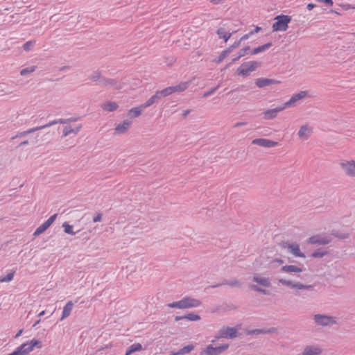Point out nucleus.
<instances>
[{
  "label": "nucleus",
  "instance_id": "obj_60",
  "mask_svg": "<svg viewBox=\"0 0 355 355\" xmlns=\"http://www.w3.org/2000/svg\"><path fill=\"white\" fill-rule=\"evenodd\" d=\"M249 87H250L246 86V85H241L240 87L237 88L236 90H237V91H239V90L247 91V90H248Z\"/></svg>",
  "mask_w": 355,
  "mask_h": 355
},
{
  "label": "nucleus",
  "instance_id": "obj_29",
  "mask_svg": "<svg viewBox=\"0 0 355 355\" xmlns=\"http://www.w3.org/2000/svg\"><path fill=\"white\" fill-rule=\"evenodd\" d=\"M272 46V42H269L263 45L259 46L257 48H254L252 51H250V55H256L259 53L263 52L266 50H268L269 48H270Z\"/></svg>",
  "mask_w": 355,
  "mask_h": 355
},
{
  "label": "nucleus",
  "instance_id": "obj_26",
  "mask_svg": "<svg viewBox=\"0 0 355 355\" xmlns=\"http://www.w3.org/2000/svg\"><path fill=\"white\" fill-rule=\"evenodd\" d=\"M81 128L82 125H78L75 128H72L71 125H66L63 130L62 137H67L71 133L76 135L80 130Z\"/></svg>",
  "mask_w": 355,
  "mask_h": 355
},
{
  "label": "nucleus",
  "instance_id": "obj_43",
  "mask_svg": "<svg viewBox=\"0 0 355 355\" xmlns=\"http://www.w3.org/2000/svg\"><path fill=\"white\" fill-rule=\"evenodd\" d=\"M168 306L170 308H177V309H184V304L183 299L178 302H173L168 304Z\"/></svg>",
  "mask_w": 355,
  "mask_h": 355
},
{
  "label": "nucleus",
  "instance_id": "obj_17",
  "mask_svg": "<svg viewBox=\"0 0 355 355\" xmlns=\"http://www.w3.org/2000/svg\"><path fill=\"white\" fill-rule=\"evenodd\" d=\"M132 124V121L129 120H124L123 123H119L115 128V131L119 134H124L128 131Z\"/></svg>",
  "mask_w": 355,
  "mask_h": 355
},
{
  "label": "nucleus",
  "instance_id": "obj_51",
  "mask_svg": "<svg viewBox=\"0 0 355 355\" xmlns=\"http://www.w3.org/2000/svg\"><path fill=\"white\" fill-rule=\"evenodd\" d=\"M219 87H220V85H218L216 87H215L211 89L210 90L205 92L202 96L204 98H207V97L212 95L216 90H218V89Z\"/></svg>",
  "mask_w": 355,
  "mask_h": 355
},
{
  "label": "nucleus",
  "instance_id": "obj_20",
  "mask_svg": "<svg viewBox=\"0 0 355 355\" xmlns=\"http://www.w3.org/2000/svg\"><path fill=\"white\" fill-rule=\"evenodd\" d=\"M223 285H229L231 287H240L241 283L236 279L227 280L224 279L221 283L211 286V288H217Z\"/></svg>",
  "mask_w": 355,
  "mask_h": 355
},
{
  "label": "nucleus",
  "instance_id": "obj_24",
  "mask_svg": "<svg viewBox=\"0 0 355 355\" xmlns=\"http://www.w3.org/2000/svg\"><path fill=\"white\" fill-rule=\"evenodd\" d=\"M235 32L236 31L232 33H227L224 28L220 27L217 29L216 34L218 35L219 38H223L224 40V42L226 43Z\"/></svg>",
  "mask_w": 355,
  "mask_h": 355
},
{
  "label": "nucleus",
  "instance_id": "obj_54",
  "mask_svg": "<svg viewBox=\"0 0 355 355\" xmlns=\"http://www.w3.org/2000/svg\"><path fill=\"white\" fill-rule=\"evenodd\" d=\"M251 35H252L251 34V33H250V31L248 33H246V34H245L244 35H243V36L239 39V40H240V41H241V42L242 41H244V40H246L249 39V38H250V37Z\"/></svg>",
  "mask_w": 355,
  "mask_h": 355
},
{
  "label": "nucleus",
  "instance_id": "obj_38",
  "mask_svg": "<svg viewBox=\"0 0 355 355\" xmlns=\"http://www.w3.org/2000/svg\"><path fill=\"white\" fill-rule=\"evenodd\" d=\"M193 349L194 345L193 344H190L180 349L178 351V354H179V355H184L186 354L191 352Z\"/></svg>",
  "mask_w": 355,
  "mask_h": 355
},
{
  "label": "nucleus",
  "instance_id": "obj_12",
  "mask_svg": "<svg viewBox=\"0 0 355 355\" xmlns=\"http://www.w3.org/2000/svg\"><path fill=\"white\" fill-rule=\"evenodd\" d=\"M31 352H32V350L28 342H26L17 347L15 351L8 355H28Z\"/></svg>",
  "mask_w": 355,
  "mask_h": 355
},
{
  "label": "nucleus",
  "instance_id": "obj_48",
  "mask_svg": "<svg viewBox=\"0 0 355 355\" xmlns=\"http://www.w3.org/2000/svg\"><path fill=\"white\" fill-rule=\"evenodd\" d=\"M250 46H245L244 48L239 50L238 52L239 58H242L245 56L247 54H250Z\"/></svg>",
  "mask_w": 355,
  "mask_h": 355
},
{
  "label": "nucleus",
  "instance_id": "obj_18",
  "mask_svg": "<svg viewBox=\"0 0 355 355\" xmlns=\"http://www.w3.org/2000/svg\"><path fill=\"white\" fill-rule=\"evenodd\" d=\"M284 106L283 107H278L274 109L268 110L263 112L264 114V119L269 120L272 119L277 116V114L279 112L283 110L284 109Z\"/></svg>",
  "mask_w": 355,
  "mask_h": 355
},
{
  "label": "nucleus",
  "instance_id": "obj_5",
  "mask_svg": "<svg viewBox=\"0 0 355 355\" xmlns=\"http://www.w3.org/2000/svg\"><path fill=\"white\" fill-rule=\"evenodd\" d=\"M229 344H223L218 347H214L212 345H209L203 349L200 354L203 355H220L229 348Z\"/></svg>",
  "mask_w": 355,
  "mask_h": 355
},
{
  "label": "nucleus",
  "instance_id": "obj_34",
  "mask_svg": "<svg viewBox=\"0 0 355 355\" xmlns=\"http://www.w3.org/2000/svg\"><path fill=\"white\" fill-rule=\"evenodd\" d=\"M58 123H60V124L67 123V120H64L63 119H55V120L50 121V122H49V123H47L46 124H44V125H40V126H37V128H39V130H40L44 129V128H47V127H50L51 125H55V124H58Z\"/></svg>",
  "mask_w": 355,
  "mask_h": 355
},
{
  "label": "nucleus",
  "instance_id": "obj_49",
  "mask_svg": "<svg viewBox=\"0 0 355 355\" xmlns=\"http://www.w3.org/2000/svg\"><path fill=\"white\" fill-rule=\"evenodd\" d=\"M35 43V42L32 40L26 42L23 45L24 50L26 51H29L33 47Z\"/></svg>",
  "mask_w": 355,
  "mask_h": 355
},
{
  "label": "nucleus",
  "instance_id": "obj_14",
  "mask_svg": "<svg viewBox=\"0 0 355 355\" xmlns=\"http://www.w3.org/2000/svg\"><path fill=\"white\" fill-rule=\"evenodd\" d=\"M280 81L265 78H259L255 80V84L259 88H263L272 84H279Z\"/></svg>",
  "mask_w": 355,
  "mask_h": 355
},
{
  "label": "nucleus",
  "instance_id": "obj_39",
  "mask_svg": "<svg viewBox=\"0 0 355 355\" xmlns=\"http://www.w3.org/2000/svg\"><path fill=\"white\" fill-rule=\"evenodd\" d=\"M327 251L322 250L321 248L317 249L312 254L311 257L313 258H322L327 254Z\"/></svg>",
  "mask_w": 355,
  "mask_h": 355
},
{
  "label": "nucleus",
  "instance_id": "obj_52",
  "mask_svg": "<svg viewBox=\"0 0 355 355\" xmlns=\"http://www.w3.org/2000/svg\"><path fill=\"white\" fill-rule=\"evenodd\" d=\"M332 234L335 236L336 238H338L340 239H347L349 236L347 233H338V232H333Z\"/></svg>",
  "mask_w": 355,
  "mask_h": 355
},
{
  "label": "nucleus",
  "instance_id": "obj_7",
  "mask_svg": "<svg viewBox=\"0 0 355 355\" xmlns=\"http://www.w3.org/2000/svg\"><path fill=\"white\" fill-rule=\"evenodd\" d=\"M313 320L317 325L325 327L336 324L334 317L323 314H315L313 315Z\"/></svg>",
  "mask_w": 355,
  "mask_h": 355
},
{
  "label": "nucleus",
  "instance_id": "obj_31",
  "mask_svg": "<svg viewBox=\"0 0 355 355\" xmlns=\"http://www.w3.org/2000/svg\"><path fill=\"white\" fill-rule=\"evenodd\" d=\"M253 281L264 287H269L271 284L269 278L261 277L258 275H254L253 277Z\"/></svg>",
  "mask_w": 355,
  "mask_h": 355
},
{
  "label": "nucleus",
  "instance_id": "obj_23",
  "mask_svg": "<svg viewBox=\"0 0 355 355\" xmlns=\"http://www.w3.org/2000/svg\"><path fill=\"white\" fill-rule=\"evenodd\" d=\"M280 271L283 272H301L303 271L302 268L297 267L294 265H286L280 268Z\"/></svg>",
  "mask_w": 355,
  "mask_h": 355
},
{
  "label": "nucleus",
  "instance_id": "obj_21",
  "mask_svg": "<svg viewBox=\"0 0 355 355\" xmlns=\"http://www.w3.org/2000/svg\"><path fill=\"white\" fill-rule=\"evenodd\" d=\"M250 72H252L251 69L245 62L243 63L236 71V73L237 75L242 76L243 77L248 76Z\"/></svg>",
  "mask_w": 355,
  "mask_h": 355
},
{
  "label": "nucleus",
  "instance_id": "obj_40",
  "mask_svg": "<svg viewBox=\"0 0 355 355\" xmlns=\"http://www.w3.org/2000/svg\"><path fill=\"white\" fill-rule=\"evenodd\" d=\"M62 227L64 228V232L70 235H75L76 232L73 231V225H69L67 222H64L62 224Z\"/></svg>",
  "mask_w": 355,
  "mask_h": 355
},
{
  "label": "nucleus",
  "instance_id": "obj_45",
  "mask_svg": "<svg viewBox=\"0 0 355 355\" xmlns=\"http://www.w3.org/2000/svg\"><path fill=\"white\" fill-rule=\"evenodd\" d=\"M36 68H37L36 66H31V67L24 68L21 70L20 75L23 76H26L32 72H34L35 71Z\"/></svg>",
  "mask_w": 355,
  "mask_h": 355
},
{
  "label": "nucleus",
  "instance_id": "obj_57",
  "mask_svg": "<svg viewBox=\"0 0 355 355\" xmlns=\"http://www.w3.org/2000/svg\"><path fill=\"white\" fill-rule=\"evenodd\" d=\"M225 0H211V3H212L214 5H218L223 3Z\"/></svg>",
  "mask_w": 355,
  "mask_h": 355
},
{
  "label": "nucleus",
  "instance_id": "obj_56",
  "mask_svg": "<svg viewBox=\"0 0 355 355\" xmlns=\"http://www.w3.org/2000/svg\"><path fill=\"white\" fill-rule=\"evenodd\" d=\"M250 288L252 291H257V292H259V290H260L261 287L258 286L257 285L252 284V285L250 286Z\"/></svg>",
  "mask_w": 355,
  "mask_h": 355
},
{
  "label": "nucleus",
  "instance_id": "obj_16",
  "mask_svg": "<svg viewBox=\"0 0 355 355\" xmlns=\"http://www.w3.org/2000/svg\"><path fill=\"white\" fill-rule=\"evenodd\" d=\"M183 301L184 304V309L198 307L202 304L199 300L191 298L190 297H184Z\"/></svg>",
  "mask_w": 355,
  "mask_h": 355
},
{
  "label": "nucleus",
  "instance_id": "obj_30",
  "mask_svg": "<svg viewBox=\"0 0 355 355\" xmlns=\"http://www.w3.org/2000/svg\"><path fill=\"white\" fill-rule=\"evenodd\" d=\"M101 107L105 111L114 112L117 110L119 105L114 101H107L102 105Z\"/></svg>",
  "mask_w": 355,
  "mask_h": 355
},
{
  "label": "nucleus",
  "instance_id": "obj_53",
  "mask_svg": "<svg viewBox=\"0 0 355 355\" xmlns=\"http://www.w3.org/2000/svg\"><path fill=\"white\" fill-rule=\"evenodd\" d=\"M103 214L101 213H98L94 218H93V222L97 223L100 222L102 219Z\"/></svg>",
  "mask_w": 355,
  "mask_h": 355
},
{
  "label": "nucleus",
  "instance_id": "obj_44",
  "mask_svg": "<svg viewBox=\"0 0 355 355\" xmlns=\"http://www.w3.org/2000/svg\"><path fill=\"white\" fill-rule=\"evenodd\" d=\"M102 77L103 76H101V72L100 71L97 70L96 71H94L93 73L89 76V78L92 81H94V82L99 81L100 82V80Z\"/></svg>",
  "mask_w": 355,
  "mask_h": 355
},
{
  "label": "nucleus",
  "instance_id": "obj_35",
  "mask_svg": "<svg viewBox=\"0 0 355 355\" xmlns=\"http://www.w3.org/2000/svg\"><path fill=\"white\" fill-rule=\"evenodd\" d=\"M311 130L309 128L307 125H304L301 126L299 132H298V136L300 138H305L307 139L309 136Z\"/></svg>",
  "mask_w": 355,
  "mask_h": 355
},
{
  "label": "nucleus",
  "instance_id": "obj_33",
  "mask_svg": "<svg viewBox=\"0 0 355 355\" xmlns=\"http://www.w3.org/2000/svg\"><path fill=\"white\" fill-rule=\"evenodd\" d=\"M142 345L140 343H134L131 345L126 350L125 355H131L132 353L139 352L142 349Z\"/></svg>",
  "mask_w": 355,
  "mask_h": 355
},
{
  "label": "nucleus",
  "instance_id": "obj_19",
  "mask_svg": "<svg viewBox=\"0 0 355 355\" xmlns=\"http://www.w3.org/2000/svg\"><path fill=\"white\" fill-rule=\"evenodd\" d=\"M201 319L200 316L195 313H190L181 316H176L175 318V321L178 322L181 320H187L189 321H198Z\"/></svg>",
  "mask_w": 355,
  "mask_h": 355
},
{
  "label": "nucleus",
  "instance_id": "obj_36",
  "mask_svg": "<svg viewBox=\"0 0 355 355\" xmlns=\"http://www.w3.org/2000/svg\"><path fill=\"white\" fill-rule=\"evenodd\" d=\"M39 130V128H37V127H35V128H30L26 131H23V132H18L15 136L12 137V139H15L18 137H26V135L31 134V133H33L36 131Z\"/></svg>",
  "mask_w": 355,
  "mask_h": 355
},
{
  "label": "nucleus",
  "instance_id": "obj_28",
  "mask_svg": "<svg viewBox=\"0 0 355 355\" xmlns=\"http://www.w3.org/2000/svg\"><path fill=\"white\" fill-rule=\"evenodd\" d=\"M321 352L322 350L318 347L307 346L304 349L302 355H320Z\"/></svg>",
  "mask_w": 355,
  "mask_h": 355
},
{
  "label": "nucleus",
  "instance_id": "obj_11",
  "mask_svg": "<svg viewBox=\"0 0 355 355\" xmlns=\"http://www.w3.org/2000/svg\"><path fill=\"white\" fill-rule=\"evenodd\" d=\"M340 166L348 176L355 177V161L342 162Z\"/></svg>",
  "mask_w": 355,
  "mask_h": 355
},
{
  "label": "nucleus",
  "instance_id": "obj_61",
  "mask_svg": "<svg viewBox=\"0 0 355 355\" xmlns=\"http://www.w3.org/2000/svg\"><path fill=\"white\" fill-rule=\"evenodd\" d=\"M315 6H315V4L312 3H308V5L306 6V8H307L309 10H313Z\"/></svg>",
  "mask_w": 355,
  "mask_h": 355
},
{
  "label": "nucleus",
  "instance_id": "obj_13",
  "mask_svg": "<svg viewBox=\"0 0 355 355\" xmlns=\"http://www.w3.org/2000/svg\"><path fill=\"white\" fill-rule=\"evenodd\" d=\"M307 94H308V92L306 91H301V92L293 95L292 97L290 98V100L284 103V107L286 108L288 107H291L297 101L301 100L303 98L306 97L307 96Z\"/></svg>",
  "mask_w": 355,
  "mask_h": 355
},
{
  "label": "nucleus",
  "instance_id": "obj_32",
  "mask_svg": "<svg viewBox=\"0 0 355 355\" xmlns=\"http://www.w3.org/2000/svg\"><path fill=\"white\" fill-rule=\"evenodd\" d=\"M160 99L161 98L156 92L154 95H153L149 99H148L144 103H143V107H145L146 108L154 103H157Z\"/></svg>",
  "mask_w": 355,
  "mask_h": 355
},
{
  "label": "nucleus",
  "instance_id": "obj_4",
  "mask_svg": "<svg viewBox=\"0 0 355 355\" xmlns=\"http://www.w3.org/2000/svg\"><path fill=\"white\" fill-rule=\"evenodd\" d=\"M100 85L107 89L119 90L123 88V83L116 78L102 77L100 80Z\"/></svg>",
  "mask_w": 355,
  "mask_h": 355
},
{
  "label": "nucleus",
  "instance_id": "obj_47",
  "mask_svg": "<svg viewBox=\"0 0 355 355\" xmlns=\"http://www.w3.org/2000/svg\"><path fill=\"white\" fill-rule=\"evenodd\" d=\"M246 63L247 65L250 68L251 71H255L257 68L261 66V62L257 61H250Z\"/></svg>",
  "mask_w": 355,
  "mask_h": 355
},
{
  "label": "nucleus",
  "instance_id": "obj_8",
  "mask_svg": "<svg viewBox=\"0 0 355 355\" xmlns=\"http://www.w3.org/2000/svg\"><path fill=\"white\" fill-rule=\"evenodd\" d=\"M58 216V214L51 216L44 223L40 225L33 233L34 236H37L44 233L55 221Z\"/></svg>",
  "mask_w": 355,
  "mask_h": 355
},
{
  "label": "nucleus",
  "instance_id": "obj_46",
  "mask_svg": "<svg viewBox=\"0 0 355 355\" xmlns=\"http://www.w3.org/2000/svg\"><path fill=\"white\" fill-rule=\"evenodd\" d=\"M229 55V53L226 49L223 50L219 56L214 60V62L216 63H220L227 55Z\"/></svg>",
  "mask_w": 355,
  "mask_h": 355
},
{
  "label": "nucleus",
  "instance_id": "obj_50",
  "mask_svg": "<svg viewBox=\"0 0 355 355\" xmlns=\"http://www.w3.org/2000/svg\"><path fill=\"white\" fill-rule=\"evenodd\" d=\"M241 44V41L239 40L238 41H236L233 44L230 46L228 48L226 49V51L230 53L232 52V51L236 48H238Z\"/></svg>",
  "mask_w": 355,
  "mask_h": 355
},
{
  "label": "nucleus",
  "instance_id": "obj_2",
  "mask_svg": "<svg viewBox=\"0 0 355 355\" xmlns=\"http://www.w3.org/2000/svg\"><path fill=\"white\" fill-rule=\"evenodd\" d=\"M274 20L275 21L272 26L273 32L286 31L288 28V24L291 21V16L286 15H277Z\"/></svg>",
  "mask_w": 355,
  "mask_h": 355
},
{
  "label": "nucleus",
  "instance_id": "obj_41",
  "mask_svg": "<svg viewBox=\"0 0 355 355\" xmlns=\"http://www.w3.org/2000/svg\"><path fill=\"white\" fill-rule=\"evenodd\" d=\"M171 90L172 89H171V87H168L162 90H158L157 91V92L159 94V97L162 98L163 97H166L172 94Z\"/></svg>",
  "mask_w": 355,
  "mask_h": 355
},
{
  "label": "nucleus",
  "instance_id": "obj_27",
  "mask_svg": "<svg viewBox=\"0 0 355 355\" xmlns=\"http://www.w3.org/2000/svg\"><path fill=\"white\" fill-rule=\"evenodd\" d=\"M189 82H182L180 84L175 85V86H171V89H172L171 92L172 94L173 93H180L182 92H184L189 87Z\"/></svg>",
  "mask_w": 355,
  "mask_h": 355
},
{
  "label": "nucleus",
  "instance_id": "obj_22",
  "mask_svg": "<svg viewBox=\"0 0 355 355\" xmlns=\"http://www.w3.org/2000/svg\"><path fill=\"white\" fill-rule=\"evenodd\" d=\"M73 306V303L72 301H69L63 308L62 314L60 319V321L63 320L66 318L70 315Z\"/></svg>",
  "mask_w": 355,
  "mask_h": 355
},
{
  "label": "nucleus",
  "instance_id": "obj_9",
  "mask_svg": "<svg viewBox=\"0 0 355 355\" xmlns=\"http://www.w3.org/2000/svg\"><path fill=\"white\" fill-rule=\"evenodd\" d=\"M331 241L329 236H321L319 234L312 236L307 240L309 244L327 245Z\"/></svg>",
  "mask_w": 355,
  "mask_h": 355
},
{
  "label": "nucleus",
  "instance_id": "obj_58",
  "mask_svg": "<svg viewBox=\"0 0 355 355\" xmlns=\"http://www.w3.org/2000/svg\"><path fill=\"white\" fill-rule=\"evenodd\" d=\"M261 30V27L256 26V28L254 30L251 31L250 33L252 35H254V33H257L258 32H259Z\"/></svg>",
  "mask_w": 355,
  "mask_h": 355
},
{
  "label": "nucleus",
  "instance_id": "obj_55",
  "mask_svg": "<svg viewBox=\"0 0 355 355\" xmlns=\"http://www.w3.org/2000/svg\"><path fill=\"white\" fill-rule=\"evenodd\" d=\"M318 2H322L328 6H332L334 2L333 0H316Z\"/></svg>",
  "mask_w": 355,
  "mask_h": 355
},
{
  "label": "nucleus",
  "instance_id": "obj_59",
  "mask_svg": "<svg viewBox=\"0 0 355 355\" xmlns=\"http://www.w3.org/2000/svg\"><path fill=\"white\" fill-rule=\"evenodd\" d=\"M259 293H261L263 295H269L270 294V291L268 290H266V289H264V288H260V290H259Z\"/></svg>",
  "mask_w": 355,
  "mask_h": 355
},
{
  "label": "nucleus",
  "instance_id": "obj_10",
  "mask_svg": "<svg viewBox=\"0 0 355 355\" xmlns=\"http://www.w3.org/2000/svg\"><path fill=\"white\" fill-rule=\"evenodd\" d=\"M252 144L266 148H272L278 145L277 141L263 138L254 139L252 140Z\"/></svg>",
  "mask_w": 355,
  "mask_h": 355
},
{
  "label": "nucleus",
  "instance_id": "obj_15",
  "mask_svg": "<svg viewBox=\"0 0 355 355\" xmlns=\"http://www.w3.org/2000/svg\"><path fill=\"white\" fill-rule=\"evenodd\" d=\"M277 331V328L271 327L269 329H255L252 330L246 329L245 334L247 335H258V334H274Z\"/></svg>",
  "mask_w": 355,
  "mask_h": 355
},
{
  "label": "nucleus",
  "instance_id": "obj_6",
  "mask_svg": "<svg viewBox=\"0 0 355 355\" xmlns=\"http://www.w3.org/2000/svg\"><path fill=\"white\" fill-rule=\"evenodd\" d=\"M279 245L282 248H287L296 257L305 258L306 255L301 252L300 245L296 243H290L288 241H282Z\"/></svg>",
  "mask_w": 355,
  "mask_h": 355
},
{
  "label": "nucleus",
  "instance_id": "obj_1",
  "mask_svg": "<svg viewBox=\"0 0 355 355\" xmlns=\"http://www.w3.org/2000/svg\"><path fill=\"white\" fill-rule=\"evenodd\" d=\"M278 282L282 285L286 286L291 288H297L299 290H307L308 291H309V294H303V298H306V297H313L314 295L317 293V291L315 289V286L314 284L306 285L300 282L293 283L291 280H287L284 279H279Z\"/></svg>",
  "mask_w": 355,
  "mask_h": 355
},
{
  "label": "nucleus",
  "instance_id": "obj_64",
  "mask_svg": "<svg viewBox=\"0 0 355 355\" xmlns=\"http://www.w3.org/2000/svg\"><path fill=\"white\" fill-rule=\"evenodd\" d=\"M246 124H247V123H245V122H238L234 125V127H239V126L245 125Z\"/></svg>",
  "mask_w": 355,
  "mask_h": 355
},
{
  "label": "nucleus",
  "instance_id": "obj_25",
  "mask_svg": "<svg viewBox=\"0 0 355 355\" xmlns=\"http://www.w3.org/2000/svg\"><path fill=\"white\" fill-rule=\"evenodd\" d=\"M146 109L145 107H143V104L140 105L138 107H133L128 111V116L130 118H136L141 115L142 111Z\"/></svg>",
  "mask_w": 355,
  "mask_h": 355
},
{
  "label": "nucleus",
  "instance_id": "obj_62",
  "mask_svg": "<svg viewBox=\"0 0 355 355\" xmlns=\"http://www.w3.org/2000/svg\"><path fill=\"white\" fill-rule=\"evenodd\" d=\"M28 143H29V142H28V139L24 140V141H22L21 142H20V143L18 144L17 147H21V146H25V145L28 144Z\"/></svg>",
  "mask_w": 355,
  "mask_h": 355
},
{
  "label": "nucleus",
  "instance_id": "obj_63",
  "mask_svg": "<svg viewBox=\"0 0 355 355\" xmlns=\"http://www.w3.org/2000/svg\"><path fill=\"white\" fill-rule=\"evenodd\" d=\"M190 110H184L183 112H182V116L184 118H186L187 116V115L190 113Z\"/></svg>",
  "mask_w": 355,
  "mask_h": 355
},
{
  "label": "nucleus",
  "instance_id": "obj_37",
  "mask_svg": "<svg viewBox=\"0 0 355 355\" xmlns=\"http://www.w3.org/2000/svg\"><path fill=\"white\" fill-rule=\"evenodd\" d=\"M31 350L33 351L35 347H37L38 349L42 348V343L40 340H37L35 338L32 339L31 340L27 341Z\"/></svg>",
  "mask_w": 355,
  "mask_h": 355
},
{
  "label": "nucleus",
  "instance_id": "obj_3",
  "mask_svg": "<svg viewBox=\"0 0 355 355\" xmlns=\"http://www.w3.org/2000/svg\"><path fill=\"white\" fill-rule=\"evenodd\" d=\"M239 336L236 327H225L221 328L215 336V338L218 340L220 338H230L234 339Z\"/></svg>",
  "mask_w": 355,
  "mask_h": 355
},
{
  "label": "nucleus",
  "instance_id": "obj_42",
  "mask_svg": "<svg viewBox=\"0 0 355 355\" xmlns=\"http://www.w3.org/2000/svg\"><path fill=\"white\" fill-rule=\"evenodd\" d=\"M15 273V271L12 270L6 275L0 277V282H9L12 281L13 279Z\"/></svg>",
  "mask_w": 355,
  "mask_h": 355
}]
</instances>
